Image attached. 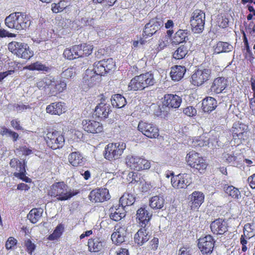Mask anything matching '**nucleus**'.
Wrapping results in <instances>:
<instances>
[{"instance_id": "obj_49", "label": "nucleus", "mask_w": 255, "mask_h": 255, "mask_svg": "<svg viewBox=\"0 0 255 255\" xmlns=\"http://www.w3.org/2000/svg\"><path fill=\"white\" fill-rule=\"evenodd\" d=\"M24 69L29 70H37L47 72L49 70L48 67L42 64L41 62H36L24 68Z\"/></svg>"}, {"instance_id": "obj_30", "label": "nucleus", "mask_w": 255, "mask_h": 255, "mask_svg": "<svg viewBox=\"0 0 255 255\" xmlns=\"http://www.w3.org/2000/svg\"><path fill=\"white\" fill-rule=\"evenodd\" d=\"M181 102L182 99L176 95L168 94L164 96V105L168 108H178Z\"/></svg>"}, {"instance_id": "obj_51", "label": "nucleus", "mask_w": 255, "mask_h": 255, "mask_svg": "<svg viewBox=\"0 0 255 255\" xmlns=\"http://www.w3.org/2000/svg\"><path fill=\"white\" fill-rule=\"evenodd\" d=\"M222 158L224 161L232 165L235 164L237 159V157L234 155V153L229 154L227 153H223Z\"/></svg>"}, {"instance_id": "obj_14", "label": "nucleus", "mask_w": 255, "mask_h": 255, "mask_svg": "<svg viewBox=\"0 0 255 255\" xmlns=\"http://www.w3.org/2000/svg\"><path fill=\"white\" fill-rule=\"evenodd\" d=\"M211 74L209 69H198L191 76L192 83L194 86H201L210 79Z\"/></svg>"}, {"instance_id": "obj_32", "label": "nucleus", "mask_w": 255, "mask_h": 255, "mask_svg": "<svg viewBox=\"0 0 255 255\" xmlns=\"http://www.w3.org/2000/svg\"><path fill=\"white\" fill-rule=\"evenodd\" d=\"M66 87L67 84L64 80H59L56 82L53 81L48 94L50 96H56L58 94L63 92L66 89Z\"/></svg>"}, {"instance_id": "obj_21", "label": "nucleus", "mask_w": 255, "mask_h": 255, "mask_svg": "<svg viewBox=\"0 0 255 255\" xmlns=\"http://www.w3.org/2000/svg\"><path fill=\"white\" fill-rule=\"evenodd\" d=\"M82 125L84 130L89 133H100L103 129L102 124L93 120H84L82 121Z\"/></svg>"}, {"instance_id": "obj_35", "label": "nucleus", "mask_w": 255, "mask_h": 255, "mask_svg": "<svg viewBox=\"0 0 255 255\" xmlns=\"http://www.w3.org/2000/svg\"><path fill=\"white\" fill-rule=\"evenodd\" d=\"M204 195L203 193L199 191L193 192L191 196V201L192 204L191 205V209L198 208L204 202Z\"/></svg>"}, {"instance_id": "obj_41", "label": "nucleus", "mask_w": 255, "mask_h": 255, "mask_svg": "<svg viewBox=\"0 0 255 255\" xmlns=\"http://www.w3.org/2000/svg\"><path fill=\"white\" fill-rule=\"evenodd\" d=\"M190 144L194 147H201L209 144V138L204 136L195 137L190 140Z\"/></svg>"}, {"instance_id": "obj_60", "label": "nucleus", "mask_w": 255, "mask_h": 255, "mask_svg": "<svg viewBox=\"0 0 255 255\" xmlns=\"http://www.w3.org/2000/svg\"><path fill=\"white\" fill-rule=\"evenodd\" d=\"M20 150L25 155H29L32 153V149L28 148L26 146L20 147Z\"/></svg>"}, {"instance_id": "obj_56", "label": "nucleus", "mask_w": 255, "mask_h": 255, "mask_svg": "<svg viewBox=\"0 0 255 255\" xmlns=\"http://www.w3.org/2000/svg\"><path fill=\"white\" fill-rule=\"evenodd\" d=\"M183 113L189 117H193L196 114L197 111L192 106H189L183 110Z\"/></svg>"}, {"instance_id": "obj_47", "label": "nucleus", "mask_w": 255, "mask_h": 255, "mask_svg": "<svg viewBox=\"0 0 255 255\" xmlns=\"http://www.w3.org/2000/svg\"><path fill=\"white\" fill-rule=\"evenodd\" d=\"M78 45L80 47L79 52H81L80 57L88 56L92 53L93 49L92 45L83 43Z\"/></svg>"}, {"instance_id": "obj_62", "label": "nucleus", "mask_w": 255, "mask_h": 255, "mask_svg": "<svg viewBox=\"0 0 255 255\" xmlns=\"http://www.w3.org/2000/svg\"><path fill=\"white\" fill-rule=\"evenodd\" d=\"M14 72V70H10L5 72L0 73V82L4 78L6 77L8 75H12Z\"/></svg>"}, {"instance_id": "obj_10", "label": "nucleus", "mask_w": 255, "mask_h": 255, "mask_svg": "<svg viewBox=\"0 0 255 255\" xmlns=\"http://www.w3.org/2000/svg\"><path fill=\"white\" fill-rule=\"evenodd\" d=\"M247 126L243 123L237 122L234 124L232 128V141L234 145H239L242 143L246 136Z\"/></svg>"}, {"instance_id": "obj_23", "label": "nucleus", "mask_w": 255, "mask_h": 255, "mask_svg": "<svg viewBox=\"0 0 255 255\" xmlns=\"http://www.w3.org/2000/svg\"><path fill=\"white\" fill-rule=\"evenodd\" d=\"M127 234V229L125 227L117 225L115 227L114 233L111 235V239L114 244L120 245L125 242Z\"/></svg>"}, {"instance_id": "obj_43", "label": "nucleus", "mask_w": 255, "mask_h": 255, "mask_svg": "<svg viewBox=\"0 0 255 255\" xmlns=\"http://www.w3.org/2000/svg\"><path fill=\"white\" fill-rule=\"evenodd\" d=\"M111 103L113 107L118 108L124 107L127 104L126 98L121 94H115L111 99Z\"/></svg>"}, {"instance_id": "obj_59", "label": "nucleus", "mask_w": 255, "mask_h": 255, "mask_svg": "<svg viewBox=\"0 0 255 255\" xmlns=\"http://www.w3.org/2000/svg\"><path fill=\"white\" fill-rule=\"evenodd\" d=\"M15 36V34L11 33H9L5 29L0 30V38L1 37H13Z\"/></svg>"}, {"instance_id": "obj_46", "label": "nucleus", "mask_w": 255, "mask_h": 255, "mask_svg": "<svg viewBox=\"0 0 255 255\" xmlns=\"http://www.w3.org/2000/svg\"><path fill=\"white\" fill-rule=\"evenodd\" d=\"M53 81L52 79L45 77L43 79H38L36 83L37 88L40 90L45 89L46 88L50 89L52 86Z\"/></svg>"}, {"instance_id": "obj_57", "label": "nucleus", "mask_w": 255, "mask_h": 255, "mask_svg": "<svg viewBox=\"0 0 255 255\" xmlns=\"http://www.w3.org/2000/svg\"><path fill=\"white\" fill-rule=\"evenodd\" d=\"M14 109L18 112H22L27 109H31V107L28 105H24L22 103L17 104L14 105Z\"/></svg>"}, {"instance_id": "obj_22", "label": "nucleus", "mask_w": 255, "mask_h": 255, "mask_svg": "<svg viewBox=\"0 0 255 255\" xmlns=\"http://www.w3.org/2000/svg\"><path fill=\"white\" fill-rule=\"evenodd\" d=\"M228 85L229 81L227 78L224 77H219L213 80L210 87V90L215 94H220L225 90Z\"/></svg>"}, {"instance_id": "obj_13", "label": "nucleus", "mask_w": 255, "mask_h": 255, "mask_svg": "<svg viewBox=\"0 0 255 255\" xmlns=\"http://www.w3.org/2000/svg\"><path fill=\"white\" fill-rule=\"evenodd\" d=\"M198 247L202 254L209 255L213 251L215 241L211 235H207L198 240Z\"/></svg>"}, {"instance_id": "obj_33", "label": "nucleus", "mask_w": 255, "mask_h": 255, "mask_svg": "<svg viewBox=\"0 0 255 255\" xmlns=\"http://www.w3.org/2000/svg\"><path fill=\"white\" fill-rule=\"evenodd\" d=\"M190 32L187 29H179L174 34L172 39V43L174 44H178L183 42H186L188 40Z\"/></svg>"}, {"instance_id": "obj_26", "label": "nucleus", "mask_w": 255, "mask_h": 255, "mask_svg": "<svg viewBox=\"0 0 255 255\" xmlns=\"http://www.w3.org/2000/svg\"><path fill=\"white\" fill-rule=\"evenodd\" d=\"M211 231L216 235H223L227 231V224L222 219H217L210 225Z\"/></svg>"}, {"instance_id": "obj_5", "label": "nucleus", "mask_w": 255, "mask_h": 255, "mask_svg": "<svg viewBox=\"0 0 255 255\" xmlns=\"http://www.w3.org/2000/svg\"><path fill=\"white\" fill-rule=\"evenodd\" d=\"M126 148L124 142L108 144L105 148V158L109 160H113L120 158Z\"/></svg>"}, {"instance_id": "obj_3", "label": "nucleus", "mask_w": 255, "mask_h": 255, "mask_svg": "<svg viewBox=\"0 0 255 255\" xmlns=\"http://www.w3.org/2000/svg\"><path fill=\"white\" fill-rule=\"evenodd\" d=\"M77 193L73 190L69 189L68 186L64 182H60L55 183L51 186L48 195L56 197L58 200L64 201L70 199Z\"/></svg>"}, {"instance_id": "obj_16", "label": "nucleus", "mask_w": 255, "mask_h": 255, "mask_svg": "<svg viewBox=\"0 0 255 255\" xmlns=\"http://www.w3.org/2000/svg\"><path fill=\"white\" fill-rule=\"evenodd\" d=\"M138 129L143 134L150 138H156L159 135V129L154 125L140 122L138 125Z\"/></svg>"}, {"instance_id": "obj_61", "label": "nucleus", "mask_w": 255, "mask_h": 255, "mask_svg": "<svg viewBox=\"0 0 255 255\" xmlns=\"http://www.w3.org/2000/svg\"><path fill=\"white\" fill-rule=\"evenodd\" d=\"M81 22L85 25L92 26L94 24V19L92 18H83L81 20Z\"/></svg>"}, {"instance_id": "obj_8", "label": "nucleus", "mask_w": 255, "mask_h": 255, "mask_svg": "<svg viewBox=\"0 0 255 255\" xmlns=\"http://www.w3.org/2000/svg\"><path fill=\"white\" fill-rule=\"evenodd\" d=\"M126 163L130 169L136 171L148 169L150 167V162L146 159L132 155L127 156Z\"/></svg>"}, {"instance_id": "obj_34", "label": "nucleus", "mask_w": 255, "mask_h": 255, "mask_svg": "<svg viewBox=\"0 0 255 255\" xmlns=\"http://www.w3.org/2000/svg\"><path fill=\"white\" fill-rule=\"evenodd\" d=\"M186 72V68L184 66L176 65L171 68L170 76L172 80L179 81L184 76Z\"/></svg>"}, {"instance_id": "obj_48", "label": "nucleus", "mask_w": 255, "mask_h": 255, "mask_svg": "<svg viewBox=\"0 0 255 255\" xmlns=\"http://www.w3.org/2000/svg\"><path fill=\"white\" fill-rule=\"evenodd\" d=\"M188 50L186 46L181 45L173 54V57L176 59H181L188 53Z\"/></svg>"}, {"instance_id": "obj_25", "label": "nucleus", "mask_w": 255, "mask_h": 255, "mask_svg": "<svg viewBox=\"0 0 255 255\" xmlns=\"http://www.w3.org/2000/svg\"><path fill=\"white\" fill-rule=\"evenodd\" d=\"M148 227H141L138 232L135 234L134 242L138 246H142L147 242L150 237Z\"/></svg>"}, {"instance_id": "obj_17", "label": "nucleus", "mask_w": 255, "mask_h": 255, "mask_svg": "<svg viewBox=\"0 0 255 255\" xmlns=\"http://www.w3.org/2000/svg\"><path fill=\"white\" fill-rule=\"evenodd\" d=\"M191 182V175L186 173H180L171 178L172 186L176 189L186 188Z\"/></svg>"}, {"instance_id": "obj_20", "label": "nucleus", "mask_w": 255, "mask_h": 255, "mask_svg": "<svg viewBox=\"0 0 255 255\" xmlns=\"http://www.w3.org/2000/svg\"><path fill=\"white\" fill-rule=\"evenodd\" d=\"M136 215L141 227H149V221L152 214L148 211V208L147 206H143L139 208L136 211Z\"/></svg>"}, {"instance_id": "obj_24", "label": "nucleus", "mask_w": 255, "mask_h": 255, "mask_svg": "<svg viewBox=\"0 0 255 255\" xmlns=\"http://www.w3.org/2000/svg\"><path fill=\"white\" fill-rule=\"evenodd\" d=\"M112 112L111 106L106 103L105 100L99 103L95 108L94 114L97 117L102 119H105L108 117Z\"/></svg>"}, {"instance_id": "obj_45", "label": "nucleus", "mask_w": 255, "mask_h": 255, "mask_svg": "<svg viewBox=\"0 0 255 255\" xmlns=\"http://www.w3.org/2000/svg\"><path fill=\"white\" fill-rule=\"evenodd\" d=\"M69 5L70 3L68 0H61L57 3H52L51 4V10L53 12L57 13L62 11Z\"/></svg>"}, {"instance_id": "obj_40", "label": "nucleus", "mask_w": 255, "mask_h": 255, "mask_svg": "<svg viewBox=\"0 0 255 255\" xmlns=\"http://www.w3.org/2000/svg\"><path fill=\"white\" fill-rule=\"evenodd\" d=\"M43 212V209L33 208L31 209L27 215V218L29 221L34 224L37 223L42 217Z\"/></svg>"}, {"instance_id": "obj_9", "label": "nucleus", "mask_w": 255, "mask_h": 255, "mask_svg": "<svg viewBox=\"0 0 255 255\" xmlns=\"http://www.w3.org/2000/svg\"><path fill=\"white\" fill-rule=\"evenodd\" d=\"M93 67L94 68L92 70L101 77V76L105 75L110 71L114 69L115 67V63L112 58H108L95 62L94 63Z\"/></svg>"}, {"instance_id": "obj_18", "label": "nucleus", "mask_w": 255, "mask_h": 255, "mask_svg": "<svg viewBox=\"0 0 255 255\" xmlns=\"http://www.w3.org/2000/svg\"><path fill=\"white\" fill-rule=\"evenodd\" d=\"M101 80V77L93 70L87 69L83 78V89L87 90L96 85Z\"/></svg>"}, {"instance_id": "obj_44", "label": "nucleus", "mask_w": 255, "mask_h": 255, "mask_svg": "<svg viewBox=\"0 0 255 255\" xmlns=\"http://www.w3.org/2000/svg\"><path fill=\"white\" fill-rule=\"evenodd\" d=\"M224 189L227 194L235 199H239L241 197L239 190L232 185H225Z\"/></svg>"}, {"instance_id": "obj_42", "label": "nucleus", "mask_w": 255, "mask_h": 255, "mask_svg": "<svg viewBox=\"0 0 255 255\" xmlns=\"http://www.w3.org/2000/svg\"><path fill=\"white\" fill-rule=\"evenodd\" d=\"M135 200V197L134 195L129 193H125L121 197L120 203L124 208L126 206L132 205L134 203Z\"/></svg>"}, {"instance_id": "obj_4", "label": "nucleus", "mask_w": 255, "mask_h": 255, "mask_svg": "<svg viewBox=\"0 0 255 255\" xmlns=\"http://www.w3.org/2000/svg\"><path fill=\"white\" fill-rule=\"evenodd\" d=\"M8 48L13 54L22 59H29L33 56V52L24 43L11 42L8 45Z\"/></svg>"}, {"instance_id": "obj_36", "label": "nucleus", "mask_w": 255, "mask_h": 255, "mask_svg": "<svg viewBox=\"0 0 255 255\" xmlns=\"http://www.w3.org/2000/svg\"><path fill=\"white\" fill-rule=\"evenodd\" d=\"M217 101L213 97H208L202 102V109L204 112H211L217 107Z\"/></svg>"}, {"instance_id": "obj_29", "label": "nucleus", "mask_w": 255, "mask_h": 255, "mask_svg": "<svg viewBox=\"0 0 255 255\" xmlns=\"http://www.w3.org/2000/svg\"><path fill=\"white\" fill-rule=\"evenodd\" d=\"M126 216L124 208L120 205H117L110 209V217L115 221H119Z\"/></svg>"}, {"instance_id": "obj_53", "label": "nucleus", "mask_w": 255, "mask_h": 255, "mask_svg": "<svg viewBox=\"0 0 255 255\" xmlns=\"http://www.w3.org/2000/svg\"><path fill=\"white\" fill-rule=\"evenodd\" d=\"M169 40L167 36H163L159 40V43L157 47L158 51L163 49L169 44Z\"/></svg>"}, {"instance_id": "obj_63", "label": "nucleus", "mask_w": 255, "mask_h": 255, "mask_svg": "<svg viewBox=\"0 0 255 255\" xmlns=\"http://www.w3.org/2000/svg\"><path fill=\"white\" fill-rule=\"evenodd\" d=\"M248 182L252 188L255 189V173L248 177Z\"/></svg>"}, {"instance_id": "obj_2", "label": "nucleus", "mask_w": 255, "mask_h": 255, "mask_svg": "<svg viewBox=\"0 0 255 255\" xmlns=\"http://www.w3.org/2000/svg\"><path fill=\"white\" fill-rule=\"evenodd\" d=\"M155 83L153 74L151 72H147L133 78L128 84V88L130 90L140 91L153 86Z\"/></svg>"}, {"instance_id": "obj_64", "label": "nucleus", "mask_w": 255, "mask_h": 255, "mask_svg": "<svg viewBox=\"0 0 255 255\" xmlns=\"http://www.w3.org/2000/svg\"><path fill=\"white\" fill-rule=\"evenodd\" d=\"M116 255H129V254L127 249L121 248L116 251Z\"/></svg>"}, {"instance_id": "obj_38", "label": "nucleus", "mask_w": 255, "mask_h": 255, "mask_svg": "<svg viewBox=\"0 0 255 255\" xmlns=\"http://www.w3.org/2000/svg\"><path fill=\"white\" fill-rule=\"evenodd\" d=\"M80 47L78 45H74L70 48L66 49L64 52V56L69 60H73L80 57V52H79Z\"/></svg>"}, {"instance_id": "obj_55", "label": "nucleus", "mask_w": 255, "mask_h": 255, "mask_svg": "<svg viewBox=\"0 0 255 255\" xmlns=\"http://www.w3.org/2000/svg\"><path fill=\"white\" fill-rule=\"evenodd\" d=\"M25 246L26 248L27 252L29 254H32V252L35 249V245L34 244L32 243L29 239H28L25 241Z\"/></svg>"}, {"instance_id": "obj_52", "label": "nucleus", "mask_w": 255, "mask_h": 255, "mask_svg": "<svg viewBox=\"0 0 255 255\" xmlns=\"http://www.w3.org/2000/svg\"><path fill=\"white\" fill-rule=\"evenodd\" d=\"M75 74V69L73 67H69L65 69L61 73V76L65 79L72 77Z\"/></svg>"}, {"instance_id": "obj_1", "label": "nucleus", "mask_w": 255, "mask_h": 255, "mask_svg": "<svg viewBox=\"0 0 255 255\" xmlns=\"http://www.w3.org/2000/svg\"><path fill=\"white\" fill-rule=\"evenodd\" d=\"M30 23L29 16L20 12L12 13L5 19V24L8 28L19 30L26 29Z\"/></svg>"}, {"instance_id": "obj_50", "label": "nucleus", "mask_w": 255, "mask_h": 255, "mask_svg": "<svg viewBox=\"0 0 255 255\" xmlns=\"http://www.w3.org/2000/svg\"><path fill=\"white\" fill-rule=\"evenodd\" d=\"M253 226L254 225L249 223L245 225L243 235L246 237V238H251L255 236V231Z\"/></svg>"}, {"instance_id": "obj_6", "label": "nucleus", "mask_w": 255, "mask_h": 255, "mask_svg": "<svg viewBox=\"0 0 255 255\" xmlns=\"http://www.w3.org/2000/svg\"><path fill=\"white\" fill-rule=\"evenodd\" d=\"M205 13L200 9L195 10L192 13L190 18L191 30L194 33L199 34L204 29Z\"/></svg>"}, {"instance_id": "obj_31", "label": "nucleus", "mask_w": 255, "mask_h": 255, "mask_svg": "<svg viewBox=\"0 0 255 255\" xmlns=\"http://www.w3.org/2000/svg\"><path fill=\"white\" fill-rule=\"evenodd\" d=\"M104 242L99 238L90 239L88 242V250L90 252L96 253L103 248Z\"/></svg>"}, {"instance_id": "obj_11", "label": "nucleus", "mask_w": 255, "mask_h": 255, "mask_svg": "<svg viewBox=\"0 0 255 255\" xmlns=\"http://www.w3.org/2000/svg\"><path fill=\"white\" fill-rule=\"evenodd\" d=\"M47 144L53 149L62 147L64 144L65 139L60 131H49L47 134Z\"/></svg>"}, {"instance_id": "obj_58", "label": "nucleus", "mask_w": 255, "mask_h": 255, "mask_svg": "<svg viewBox=\"0 0 255 255\" xmlns=\"http://www.w3.org/2000/svg\"><path fill=\"white\" fill-rule=\"evenodd\" d=\"M64 227L63 224H59L54 230L53 232L60 237L64 232Z\"/></svg>"}, {"instance_id": "obj_27", "label": "nucleus", "mask_w": 255, "mask_h": 255, "mask_svg": "<svg viewBox=\"0 0 255 255\" xmlns=\"http://www.w3.org/2000/svg\"><path fill=\"white\" fill-rule=\"evenodd\" d=\"M46 111L52 115L59 116L66 111V107L63 102H54L47 106Z\"/></svg>"}, {"instance_id": "obj_19", "label": "nucleus", "mask_w": 255, "mask_h": 255, "mask_svg": "<svg viewBox=\"0 0 255 255\" xmlns=\"http://www.w3.org/2000/svg\"><path fill=\"white\" fill-rule=\"evenodd\" d=\"M111 196L106 188H97L90 192L89 198L92 202H103L110 199Z\"/></svg>"}, {"instance_id": "obj_28", "label": "nucleus", "mask_w": 255, "mask_h": 255, "mask_svg": "<svg viewBox=\"0 0 255 255\" xmlns=\"http://www.w3.org/2000/svg\"><path fill=\"white\" fill-rule=\"evenodd\" d=\"M68 161L73 166H82L86 163V159L80 152L74 151L69 155Z\"/></svg>"}, {"instance_id": "obj_12", "label": "nucleus", "mask_w": 255, "mask_h": 255, "mask_svg": "<svg viewBox=\"0 0 255 255\" xmlns=\"http://www.w3.org/2000/svg\"><path fill=\"white\" fill-rule=\"evenodd\" d=\"M25 164L24 160L21 161L17 158L11 159L9 163L10 166L18 171L14 172L13 175L26 182H29L30 179L25 176Z\"/></svg>"}, {"instance_id": "obj_7", "label": "nucleus", "mask_w": 255, "mask_h": 255, "mask_svg": "<svg viewBox=\"0 0 255 255\" xmlns=\"http://www.w3.org/2000/svg\"><path fill=\"white\" fill-rule=\"evenodd\" d=\"M186 161L189 166L196 169L200 173L204 172L207 168V165L205 159L195 151H192L187 153Z\"/></svg>"}, {"instance_id": "obj_37", "label": "nucleus", "mask_w": 255, "mask_h": 255, "mask_svg": "<svg viewBox=\"0 0 255 255\" xmlns=\"http://www.w3.org/2000/svg\"><path fill=\"white\" fill-rule=\"evenodd\" d=\"M164 204L165 199L163 196H154L152 197L149 200V206L154 210L162 209Z\"/></svg>"}, {"instance_id": "obj_39", "label": "nucleus", "mask_w": 255, "mask_h": 255, "mask_svg": "<svg viewBox=\"0 0 255 255\" xmlns=\"http://www.w3.org/2000/svg\"><path fill=\"white\" fill-rule=\"evenodd\" d=\"M233 49V46L228 42H218L214 47V53L219 54L222 52H229Z\"/></svg>"}, {"instance_id": "obj_54", "label": "nucleus", "mask_w": 255, "mask_h": 255, "mask_svg": "<svg viewBox=\"0 0 255 255\" xmlns=\"http://www.w3.org/2000/svg\"><path fill=\"white\" fill-rule=\"evenodd\" d=\"M17 244V240L13 237H9L5 243V248L7 250H12V247Z\"/></svg>"}, {"instance_id": "obj_15", "label": "nucleus", "mask_w": 255, "mask_h": 255, "mask_svg": "<svg viewBox=\"0 0 255 255\" xmlns=\"http://www.w3.org/2000/svg\"><path fill=\"white\" fill-rule=\"evenodd\" d=\"M163 25L162 19L156 17L151 19L144 27L142 35L143 37H151Z\"/></svg>"}]
</instances>
